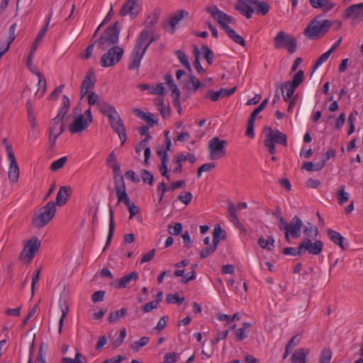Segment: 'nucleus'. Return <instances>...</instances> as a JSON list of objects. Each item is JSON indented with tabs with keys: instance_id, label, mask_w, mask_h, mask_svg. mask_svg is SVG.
<instances>
[{
	"instance_id": "obj_50",
	"label": "nucleus",
	"mask_w": 363,
	"mask_h": 363,
	"mask_svg": "<svg viewBox=\"0 0 363 363\" xmlns=\"http://www.w3.org/2000/svg\"><path fill=\"white\" fill-rule=\"evenodd\" d=\"M333 52V49H329L327 52H325V53L322 54L318 57V59L317 60L315 63L314 64L313 69L315 70V69H318V67H319L323 62L327 61L328 57H330V55Z\"/></svg>"
},
{
	"instance_id": "obj_62",
	"label": "nucleus",
	"mask_w": 363,
	"mask_h": 363,
	"mask_svg": "<svg viewBox=\"0 0 363 363\" xmlns=\"http://www.w3.org/2000/svg\"><path fill=\"white\" fill-rule=\"evenodd\" d=\"M216 167V164L214 163H205L202 164L197 170V177H200L201 176L202 172H210L211 171L214 167Z\"/></svg>"
},
{
	"instance_id": "obj_61",
	"label": "nucleus",
	"mask_w": 363,
	"mask_h": 363,
	"mask_svg": "<svg viewBox=\"0 0 363 363\" xmlns=\"http://www.w3.org/2000/svg\"><path fill=\"white\" fill-rule=\"evenodd\" d=\"M296 47H297V42H296V38L291 36L290 38H289V40H287L285 48H287V50L289 53L292 54L296 51Z\"/></svg>"
},
{
	"instance_id": "obj_28",
	"label": "nucleus",
	"mask_w": 363,
	"mask_h": 363,
	"mask_svg": "<svg viewBox=\"0 0 363 363\" xmlns=\"http://www.w3.org/2000/svg\"><path fill=\"white\" fill-rule=\"evenodd\" d=\"M139 278V275L136 272H132L130 274L123 276L118 280V284L116 286L118 289H124L131 281H136Z\"/></svg>"
},
{
	"instance_id": "obj_53",
	"label": "nucleus",
	"mask_w": 363,
	"mask_h": 363,
	"mask_svg": "<svg viewBox=\"0 0 363 363\" xmlns=\"http://www.w3.org/2000/svg\"><path fill=\"white\" fill-rule=\"evenodd\" d=\"M116 197L118 199L117 204H119L120 203H123L126 206L131 202L130 198L128 197V196L126 193V190L116 191Z\"/></svg>"
},
{
	"instance_id": "obj_2",
	"label": "nucleus",
	"mask_w": 363,
	"mask_h": 363,
	"mask_svg": "<svg viewBox=\"0 0 363 363\" xmlns=\"http://www.w3.org/2000/svg\"><path fill=\"white\" fill-rule=\"evenodd\" d=\"M318 16L313 18L304 30V35L309 39H315L325 35L332 26L329 20L318 21Z\"/></svg>"
},
{
	"instance_id": "obj_60",
	"label": "nucleus",
	"mask_w": 363,
	"mask_h": 363,
	"mask_svg": "<svg viewBox=\"0 0 363 363\" xmlns=\"http://www.w3.org/2000/svg\"><path fill=\"white\" fill-rule=\"evenodd\" d=\"M268 104V99H265L250 114V118L254 120L256 119L257 116L264 109Z\"/></svg>"
},
{
	"instance_id": "obj_29",
	"label": "nucleus",
	"mask_w": 363,
	"mask_h": 363,
	"mask_svg": "<svg viewBox=\"0 0 363 363\" xmlns=\"http://www.w3.org/2000/svg\"><path fill=\"white\" fill-rule=\"evenodd\" d=\"M254 4H237L235 9L247 18H251L255 11Z\"/></svg>"
},
{
	"instance_id": "obj_27",
	"label": "nucleus",
	"mask_w": 363,
	"mask_h": 363,
	"mask_svg": "<svg viewBox=\"0 0 363 363\" xmlns=\"http://www.w3.org/2000/svg\"><path fill=\"white\" fill-rule=\"evenodd\" d=\"M308 349L300 348L296 350L291 357V363H306V357L309 354Z\"/></svg>"
},
{
	"instance_id": "obj_13",
	"label": "nucleus",
	"mask_w": 363,
	"mask_h": 363,
	"mask_svg": "<svg viewBox=\"0 0 363 363\" xmlns=\"http://www.w3.org/2000/svg\"><path fill=\"white\" fill-rule=\"evenodd\" d=\"M152 33V30L143 29L136 40L134 48L145 52L150 45V36Z\"/></svg>"
},
{
	"instance_id": "obj_14",
	"label": "nucleus",
	"mask_w": 363,
	"mask_h": 363,
	"mask_svg": "<svg viewBox=\"0 0 363 363\" xmlns=\"http://www.w3.org/2000/svg\"><path fill=\"white\" fill-rule=\"evenodd\" d=\"M345 18H351L355 21H361L363 19V2L352 4L347 7L344 12Z\"/></svg>"
},
{
	"instance_id": "obj_41",
	"label": "nucleus",
	"mask_w": 363,
	"mask_h": 363,
	"mask_svg": "<svg viewBox=\"0 0 363 363\" xmlns=\"http://www.w3.org/2000/svg\"><path fill=\"white\" fill-rule=\"evenodd\" d=\"M332 356L333 353L331 350L328 347H324L320 352L318 363H330Z\"/></svg>"
},
{
	"instance_id": "obj_23",
	"label": "nucleus",
	"mask_w": 363,
	"mask_h": 363,
	"mask_svg": "<svg viewBox=\"0 0 363 363\" xmlns=\"http://www.w3.org/2000/svg\"><path fill=\"white\" fill-rule=\"evenodd\" d=\"M189 16V12L185 10H179L170 18L171 33H174L175 26L184 18Z\"/></svg>"
},
{
	"instance_id": "obj_16",
	"label": "nucleus",
	"mask_w": 363,
	"mask_h": 363,
	"mask_svg": "<svg viewBox=\"0 0 363 363\" xmlns=\"http://www.w3.org/2000/svg\"><path fill=\"white\" fill-rule=\"evenodd\" d=\"M90 123L85 119L83 114L77 116L68 127L69 131L74 134L84 131Z\"/></svg>"
},
{
	"instance_id": "obj_6",
	"label": "nucleus",
	"mask_w": 363,
	"mask_h": 363,
	"mask_svg": "<svg viewBox=\"0 0 363 363\" xmlns=\"http://www.w3.org/2000/svg\"><path fill=\"white\" fill-rule=\"evenodd\" d=\"M206 11L224 30H226L230 28L228 26L229 23L235 21V19L232 16L220 11L215 5L206 7Z\"/></svg>"
},
{
	"instance_id": "obj_64",
	"label": "nucleus",
	"mask_w": 363,
	"mask_h": 363,
	"mask_svg": "<svg viewBox=\"0 0 363 363\" xmlns=\"http://www.w3.org/2000/svg\"><path fill=\"white\" fill-rule=\"evenodd\" d=\"M179 357V354L176 352H168L164 356V363L175 362Z\"/></svg>"
},
{
	"instance_id": "obj_4",
	"label": "nucleus",
	"mask_w": 363,
	"mask_h": 363,
	"mask_svg": "<svg viewBox=\"0 0 363 363\" xmlns=\"http://www.w3.org/2000/svg\"><path fill=\"white\" fill-rule=\"evenodd\" d=\"M119 33L120 27L118 23L116 22L113 26L106 28L103 35L95 43H98L99 48L105 50L118 42Z\"/></svg>"
},
{
	"instance_id": "obj_11",
	"label": "nucleus",
	"mask_w": 363,
	"mask_h": 363,
	"mask_svg": "<svg viewBox=\"0 0 363 363\" xmlns=\"http://www.w3.org/2000/svg\"><path fill=\"white\" fill-rule=\"evenodd\" d=\"M300 243L303 253L308 252L313 255H319L323 248V242L321 240H315L313 242L309 238H303Z\"/></svg>"
},
{
	"instance_id": "obj_55",
	"label": "nucleus",
	"mask_w": 363,
	"mask_h": 363,
	"mask_svg": "<svg viewBox=\"0 0 363 363\" xmlns=\"http://www.w3.org/2000/svg\"><path fill=\"white\" fill-rule=\"evenodd\" d=\"M157 109L160 111L162 116L164 118L169 116V108L164 106L163 99L159 100V101L157 103Z\"/></svg>"
},
{
	"instance_id": "obj_8",
	"label": "nucleus",
	"mask_w": 363,
	"mask_h": 363,
	"mask_svg": "<svg viewBox=\"0 0 363 363\" xmlns=\"http://www.w3.org/2000/svg\"><path fill=\"white\" fill-rule=\"evenodd\" d=\"M225 140H220L218 137L212 138L208 143L209 157L211 160H218L225 156Z\"/></svg>"
},
{
	"instance_id": "obj_47",
	"label": "nucleus",
	"mask_w": 363,
	"mask_h": 363,
	"mask_svg": "<svg viewBox=\"0 0 363 363\" xmlns=\"http://www.w3.org/2000/svg\"><path fill=\"white\" fill-rule=\"evenodd\" d=\"M283 253L285 255L301 256L303 254L301 249V243L298 247H287L283 249Z\"/></svg>"
},
{
	"instance_id": "obj_10",
	"label": "nucleus",
	"mask_w": 363,
	"mask_h": 363,
	"mask_svg": "<svg viewBox=\"0 0 363 363\" xmlns=\"http://www.w3.org/2000/svg\"><path fill=\"white\" fill-rule=\"evenodd\" d=\"M6 153L9 161L8 176L11 183H16L19 178L20 169L13 150L10 146L6 147Z\"/></svg>"
},
{
	"instance_id": "obj_34",
	"label": "nucleus",
	"mask_w": 363,
	"mask_h": 363,
	"mask_svg": "<svg viewBox=\"0 0 363 363\" xmlns=\"http://www.w3.org/2000/svg\"><path fill=\"white\" fill-rule=\"evenodd\" d=\"M257 243L260 247L268 251H272L274 247V239L272 236H269L267 240L260 238Z\"/></svg>"
},
{
	"instance_id": "obj_44",
	"label": "nucleus",
	"mask_w": 363,
	"mask_h": 363,
	"mask_svg": "<svg viewBox=\"0 0 363 363\" xmlns=\"http://www.w3.org/2000/svg\"><path fill=\"white\" fill-rule=\"evenodd\" d=\"M175 54L180 61V62L184 65V67L191 72L192 69L190 65V63L188 60L187 56L186 54L182 50H176Z\"/></svg>"
},
{
	"instance_id": "obj_52",
	"label": "nucleus",
	"mask_w": 363,
	"mask_h": 363,
	"mask_svg": "<svg viewBox=\"0 0 363 363\" xmlns=\"http://www.w3.org/2000/svg\"><path fill=\"white\" fill-rule=\"evenodd\" d=\"M194 57H195V59L194 61V66L195 69H196V71L199 73L204 72L205 70H204V69H203V67L200 63V60H199L200 52H199L198 48H194Z\"/></svg>"
},
{
	"instance_id": "obj_19",
	"label": "nucleus",
	"mask_w": 363,
	"mask_h": 363,
	"mask_svg": "<svg viewBox=\"0 0 363 363\" xmlns=\"http://www.w3.org/2000/svg\"><path fill=\"white\" fill-rule=\"evenodd\" d=\"M49 23H50V18L48 19L45 26L40 30V32L38 33L35 40H34V42L32 44L30 51V52L28 54V61H29V63L30 62L32 58H33V55H34L35 51L36 50V49H37L40 42L41 41V40L43 39V38L44 37L45 33L48 30Z\"/></svg>"
},
{
	"instance_id": "obj_30",
	"label": "nucleus",
	"mask_w": 363,
	"mask_h": 363,
	"mask_svg": "<svg viewBox=\"0 0 363 363\" xmlns=\"http://www.w3.org/2000/svg\"><path fill=\"white\" fill-rule=\"evenodd\" d=\"M328 235L330 240L335 245L340 247L342 250L345 249V246L343 242L345 240V238L341 235L338 232L333 230L332 229H328L327 230Z\"/></svg>"
},
{
	"instance_id": "obj_56",
	"label": "nucleus",
	"mask_w": 363,
	"mask_h": 363,
	"mask_svg": "<svg viewBox=\"0 0 363 363\" xmlns=\"http://www.w3.org/2000/svg\"><path fill=\"white\" fill-rule=\"evenodd\" d=\"M218 245H215L214 242H213V245L210 247H207L203 248L201 252H200V257L201 259H205L211 254H213L217 249Z\"/></svg>"
},
{
	"instance_id": "obj_46",
	"label": "nucleus",
	"mask_w": 363,
	"mask_h": 363,
	"mask_svg": "<svg viewBox=\"0 0 363 363\" xmlns=\"http://www.w3.org/2000/svg\"><path fill=\"white\" fill-rule=\"evenodd\" d=\"M149 341L150 338L148 337H142L138 341L132 343L130 347L133 351L138 352L141 347L147 345Z\"/></svg>"
},
{
	"instance_id": "obj_21",
	"label": "nucleus",
	"mask_w": 363,
	"mask_h": 363,
	"mask_svg": "<svg viewBox=\"0 0 363 363\" xmlns=\"http://www.w3.org/2000/svg\"><path fill=\"white\" fill-rule=\"evenodd\" d=\"M108 213H109V228H108V233L107 235L106 241L105 246L103 249V251H105L106 249L109 246L115 230V222H114V213L113 210L111 206H109L108 208Z\"/></svg>"
},
{
	"instance_id": "obj_40",
	"label": "nucleus",
	"mask_w": 363,
	"mask_h": 363,
	"mask_svg": "<svg viewBox=\"0 0 363 363\" xmlns=\"http://www.w3.org/2000/svg\"><path fill=\"white\" fill-rule=\"evenodd\" d=\"M324 167V162H320L315 164L311 162H306L303 165V169L308 172H316L321 170Z\"/></svg>"
},
{
	"instance_id": "obj_58",
	"label": "nucleus",
	"mask_w": 363,
	"mask_h": 363,
	"mask_svg": "<svg viewBox=\"0 0 363 363\" xmlns=\"http://www.w3.org/2000/svg\"><path fill=\"white\" fill-rule=\"evenodd\" d=\"M67 160V157H62L54 161L50 165V169L53 172L60 169L65 165Z\"/></svg>"
},
{
	"instance_id": "obj_43",
	"label": "nucleus",
	"mask_w": 363,
	"mask_h": 363,
	"mask_svg": "<svg viewBox=\"0 0 363 363\" xmlns=\"http://www.w3.org/2000/svg\"><path fill=\"white\" fill-rule=\"evenodd\" d=\"M345 186L341 185L339 186L338 191L337 192V199L340 204L346 203L350 198L349 194L345 191Z\"/></svg>"
},
{
	"instance_id": "obj_49",
	"label": "nucleus",
	"mask_w": 363,
	"mask_h": 363,
	"mask_svg": "<svg viewBox=\"0 0 363 363\" xmlns=\"http://www.w3.org/2000/svg\"><path fill=\"white\" fill-rule=\"evenodd\" d=\"M184 300V297H180L178 294H170L166 296V302L167 303H177L180 305Z\"/></svg>"
},
{
	"instance_id": "obj_7",
	"label": "nucleus",
	"mask_w": 363,
	"mask_h": 363,
	"mask_svg": "<svg viewBox=\"0 0 363 363\" xmlns=\"http://www.w3.org/2000/svg\"><path fill=\"white\" fill-rule=\"evenodd\" d=\"M40 241L36 238L33 237L25 245L20 255V259L25 261L26 263H30L33 259L35 254L39 250Z\"/></svg>"
},
{
	"instance_id": "obj_32",
	"label": "nucleus",
	"mask_w": 363,
	"mask_h": 363,
	"mask_svg": "<svg viewBox=\"0 0 363 363\" xmlns=\"http://www.w3.org/2000/svg\"><path fill=\"white\" fill-rule=\"evenodd\" d=\"M98 108L102 114L107 117L116 112V108L112 105L104 100L99 103Z\"/></svg>"
},
{
	"instance_id": "obj_48",
	"label": "nucleus",
	"mask_w": 363,
	"mask_h": 363,
	"mask_svg": "<svg viewBox=\"0 0 363 363\" xmlns=\"http://www.w3.org/2000/svg\"><path fill=\"white\" fill-rule=\"evenodd\" d=\"M201 49L203 54V57L207 61L208 64L212 65L214 56L212 50L207 45H202Z\"/></svg>"
},
{
	"instance_id": "obj_42",
	"label": "nucleus",
	"mask_w": 363,
	"mask_h": 363,
	"mask_svg": "<svg viewBox=\"0 0 363 363\" xmlns=\"http://www.w3.org/2000/svg\"><path fill=\"white\" fill-rule=\"evenodd\" d=\"M172 95L174 96L173 106L177 109L179 114L182 113V107L180 103V91L177 86L172 90Z\"/></svg>"
},
{
	"instance_id": "obj_3",
	"label": "nucleus",
	"mask_w": 363,
	"mask_h": 363,
	"mask_svg": "<svg viewBox=\"0 0 363 363\" xmlns=\"http://www.w3.org/2000/svg\"><path fill=\"white\" fill-rule=\"evenodd\" d=\"M56 211L57 208L55 202L52 201H49L40 209L38 214L33 216V225L38 228L44 227L55 216Z\"/></svg>"
},
{
	"instance_id": "obj_51",
	"label": "nucleus",
	"mask_w": 363,
	"mask_h": 363,
	"mask_svg": "<svg viewBox=\"0 0 363 363\" xmlns=\"http://www.w3.org/2000/svg\"><path fill=\"white\" fill-rule=\"evenodd\" d=\"M303 79L304 72L303 70H299L294 74L292 80L288 82L293 84L294 86L298 87L303 82Z\"/></svg>"
},
{
	"instance_id": "obj_22",
	"label": "nucleus",
	"mask_w": 363,
	"mask_h": 363,
	"mask_svg": "<svg viewBox=\"0 0 363 363\" xmlns=\"http://www.w3.org/2000/svg\"><path fill=\"white\" fill-rule=\"evenodd\" d=\"M49 130H50L51 133H57L53 138V144H55V141L57 139V138L64 132L65 130V125L64 123L61 121H55V118H54L50 123L49 127Z\"/></svg>"
},
{
	"instance_id": "obj_37",
	"label": "nucleus",
	"mask_w": 363,
	"mask_h": 363,
	"mask_svg": "<svg viewBox=\"0 0 363 363\" xmlns=\"http://www.w3.org/2000/svg\"><path fill=\"white\" fill-rule=\"evenodd\" d=\"M225 238V232L223 231L220 225H216L213 232V242L215 245H218L220 240Z\"/></svg>"
},
{
	"instance_id": "obj_45",
	"label": "nucleus",
	"mask_w": 363,
	"mask_h": 363,
	"mask_svg": "<svg viewBox=\"0 0 363 363\" xmlns=\"http://www.w3.org/2000/svg\"><path fill=\"white\" fill-rule=\"evenodd\" d=\"M220 97H225L224 93V89H220L219 91H213V90H209L205 94V98L210 99L212 101H216Z\"/></svg>"
},
{
	"instance_id": "obj_35",
	"label": "nucleus",
	"mask_w": 363,
	"mask_h": 363,
	"mask_svg": "<svg viewBox=\"0 0 363 363\" xmlns=\"http://www.w3.org/2000/svg\"><path fill=\"white\" fill-rule=\"evenodd\" d=\"M228 37L233 40L235 43L245 47V42L244 38L240 36L239 34H238L235 30L231 28L230 27L228 28L226 30H225Z\"/></svg>"
},
{
	"instance_id": "obj_38",
	"label": "nucleus",
	"mask_w": 363,
	"mask_h": 363,
	"mask_svg": "<svg viewBox=\"0 0 363 363\" xmlns=\"http://www.w3.org/2000/svg\"><path fill=\"white\" fill-rule=\"evenodd\" d=\"M254 6H256V13L262 16L266 15L270 9L268 3L266 1H259L258 0H256V3H255Z\"/></svg>"
},
{
	"instance_id": "obj_25",
	"label": "nucleus",
	"mask_w": 363,
	"mask_h": 363,
	"mask_svg": "<svg viewBox=\"0 0 363 363\" xmlns=\"http://www.w3.org/2000/svg\"><path fill=\"white\" fill-rule=\"evenodd\" d=\"M69 107H70V100H69V97L66 95H63L62 99V106H61L57 115L56 116V117H55V121H61L62 122H63V119H64L65 116H66V114L67 113V112L69 111Z\"/></svg>"
},
{
	"instance_id": "obj_15",
	"label": "nucleus",
	"mask_w": 363,
	"mask_h": 363,
	"mask_svg": "<svg viewBox=\"0 0 363 363\" xmlns=\"http://www.w3.org/2000/svg\"><path fill=\"white\" fill-rule=\"evenodd\" d=\"M96 80V75L93 69H89L81 84L80 94L82 98H84L89 93V89H93Z\"/></svg>"
},
{
	"instance_id": "obj_24",
	"label": "nucleus",
	"mask_w": 363,
	"mask_h": 363,
	"mask_svg": "<svg viewBox=\"0 0 363 363\" xmlns=\"http://www.w3.org/2000/svg\"><path fill=\"white\" fill-rule=\"evenodd\" d=\"M279 87L281 89L282 96L285 101H288L291 99H293V95L295 92L296 86H294L293 84L289 82H286L284 84L279 85Z\"/></svg>"
},
{
	"instance_id": "obj_54",
	"label": "nucleus",
	"mask_w": 363,
	"mask_h": 363,
	"mask_svg": "<svg viewBox=\"0 0 363 363\" xmlns=\"http://www.w3.org/2000/svg\"><path fill=\"white\" fill-rule=\"evenodd\" d=\"M114 180L116 192L126 190L125 184L122 175H119L118 177L115 175Z\"/></svg>"
},
{
	"instance_id": "obj_36",
	"label": "nucleus",
	"mask_w": 363,
	"mask_h": 363,
	"mask_svg": "<svg viewBox=\"0 0 363 363\" xmlns=\"http://www.w3.org/2000/svg\"><path fill=\"white\" fill-rule=\"evenodd\" d=\"M127 312L128 310L125 308H123L120 310L113 311L109 314L108 317V321L111 323H116L120 318L125 315L127 314Z\"/></svg>"
},
{
	"instance_id": "obj_9",
	"label": "nucleus",
	"mask_w": 363,
	"mask_h": 363,
	"mask_svg": "<svg viewBox=\"0 0 363 363\" xmlns=\"http://www.w3.org/2000/svg\"><path fill=\"white\" fill-rule=\"evenodd\" d=\"M303 223L298 216H294L289 223H288L286 230H284V235L286 241L289 242L290 237L297 238L301 236Z\"/></svg>"
},
{
	"instance_id": "obj_31",
	"label": "nucleus",
	"mask_w": 363,
	"mask_h": 363,
	"mask_svg": "<svg viewBox=\"0 0 363 363\" xmlns=\"http://www.w3.org/2000/svg\"><path fill=\"white\" fill-rule=\"evenodd\" d=\"M291 35H286L284 31H279L274 39V45L276 49L284 48Z\"/></svg>"
},
{
	"instance_id": "obj_63",
	"label": "nucleus",
	"mask_w": 363,
	"mask_h": 363,
	"mask_svg": "<svg viewBox=\"0 0 363 363\" xmlns=\"http://www.w3.org/2000/svg\"><path fill=\"white\" fill-rule=\"evenodd\" d=\"M126 337V330L125 328H122L120 332L118 337L113 342V347H118L122 345Z\"/></svg>"
},
{
	"instance_id": "obj_18",
	"label": "nucleus",
	"mask_w": 363,
	"mask_h": 363,
	"mask_svg": "<svg viewBox=\"0 0 363 363\" xmlns=\"http://www.w3.org/2000/svg\"><path fill=\"white\" fill-rule=\"evenodd\" d=\"M72 189L69 186H64L60 188L56 196V206H64L69 196H71Z\"/></svg>"
},
{
	"instance_id": "obj_33",
	"label": "nucleus",
	"mask_w": 363,
	"mask_h": 363,
	"mask_svg": "<svg viewBox=\"0 0 363 363\" xmlns=\"http://www.w3.org/2000/svg\"><path fill=\"white\" fill-rule=\"evenodd\" d=\"M319 231L317 227L314 226L311 223H308L303 228V234L305 238L315 240L318 235Z\"/></svg>"
},
{
	"instance_id": "obj_17",
	"label": "nucleus",
	"mask_w": 363,
	"mask_h": 363,
	"mask_svg": "<svg viewBox=\"0 0 363 363\" xmlns=\"http://www.w3.org/2000/svg\"><path fill=\"white\" fill-rule=\"evenodd\" d=\"M309 3L313 8L321 9L325 13L331 11L336 5L333 0H309Z\"/></svg>"
},
{
	"instance_id": "obj_12",
	"label": "nucleus",
	"mask_w": 363,
	"mask_h": 363,
	"mask_svg": "<svg viewBox=\"0 0 363 363\" xmlns=\"http://www.w3.org/2000/svg\"><path fill=\"white\" fill-rule=\"evenodd\" d=\"M140 1L127 0L120 10V16H125L129 14L132 18H135L140 10Z\"/></svg>"
},
{
	"instance_id": "obj_57",
	"label": "nucleus",
	"mask_w": 363,
	"mask_h": 363,
	"mask_svg": "<svg viewBox=\"0 0 363 363\" xmlns=\"http://www.w3.org/2000/svg\"><path fill=\"white\" fill-rule=\"evenodd\" d=\"M141 178L144 182L147 183L150 185H152L154 182V176L147 169H142Z\"/></svg>"
},
{
	"instance_id": "obj_59",
	"label": "nucleus",
	"mask_w": 363,
	"mask_h": 363,
	"mask_svg": "<svg viewBox=\"0 0 363 363\" xmlns=\"http://www.w3.org/2000/svg\"><path fill=\"white\" fill-rule=\"evenodd\" d=\"M228 212L230 214V220L233 222L235 225L240 224V221L236 213V208L231 203L228 205Z\"/></svg>"
},
{
	"instance_id": "obj_20",
	"label": "nucleus",
	"mask_w": 363,
	"mask_h": 363,
	"mask_svg": "<svg viewBox=\"0 0 363 363\" xmlns=\"http://www.w3.org/2000/svg\"><path fill=\"white\" fill-rule=\"evenodd\" d=\"M145 53V52H143V51L133 48V50L132 51L130 57V62L128 65V69L130 70L138 69L140 67V61L143 57Z\"/></svg>"
},
{
	"instance_id": "obj_39",
	"label": "nucleus",
	"mask_w": 363,
	"mask_h": 363,
	"mask_svg": "<svg viewBox=\"0 0 363 363\" xmlns=\"http://www.w3.org/2000/svg\"><path fill=\"white\" fill-rule=\"evenodd\" d=\"M159 19V12L155 11L151 13L146 18L145 24L146 28L152 30V28L157 24Z\"/></svg>"
},
{
	"instance_id": "obj_5",
	"label": "nucleus",
	"mask_w": 363,
	"mask_h": 363,
	"mask_svg": "<svg viewBox=\"0 0 363 363\" xmlns=\"http://www.w3.org/2000/svg\"><path fill=\"white\" fill-rule=\"evenodd\" d=\"M123 53L124 50L122 48L117 45L113 46L101 56V65L104 67L114 66L121 60Z\"/></svg>"
},
{
	"instance_id": "obj_26",
	"label": "nucleus",
	"mask_w": 363,
	"mask_h": 363,
	"mask_svg": "<svg viewBox=\"0 0 363 363\" xmlns=\"http://www.w3.org/2000/svg\"><path fill=\"white\" fill-rule=\"evenodd\" d=\"M110 125L114 132L125 128V125L118 112L108 117Z\"/></svg>"
},
{
	"instance_id": "obj_1",
	"label": "nucleus",
	"mask_w": 363,
	"mask_h": 363,
	"mask_svg": "<svg viewBox=\"0 0 363 363\" xmlns=\"http://www.w3.org/2000/svg\"><path fill=\"white\" fill-rule=\"evenodd\" d=\"M264 132L265 133L264 145L270 154H275L276 143L287 146V136L286 134L279 130H273L272 128L267 126L264 128Z\"/></svg>"
}]
</instances>
